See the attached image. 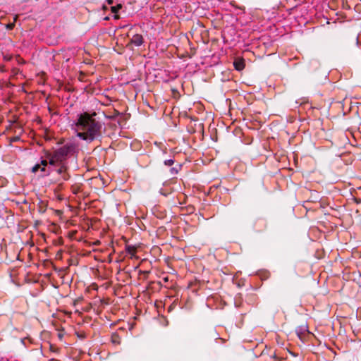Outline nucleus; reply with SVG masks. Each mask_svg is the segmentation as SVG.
Returning <instances> with one entry per match:
<instances>
[{"label":"nucleus","instance_id":"nucleus-10","mask_svg":"<svg viewBox=\"0 0 361 361\" xmlns=\"http://www.w3.org/2000/svg\"><path fill=\"white\" fill-rule=\"evenodd\" d=\"M16 60L18 64H24L25 63V60L22 59L19 55L16 56Z\"/></svg>","mask_w":361,"mask_h":361},{"label":"nucleus","instance_id":"nucleus-1","mask_svg":"<svg viewBox=\"0 0 361 361\" xmlns=\"http://www.w3.org/2000/svg\"><path fill=\"white\" fill-rule=\"evenodd\" d=\"M102 125L92 118L89 114H80L72 125V129L78 137L83 140L92 142L101 136Z\"/></svg>","mask_w":361,"mask_h":361},{"label":"nucleus","instance_id":"nucleus-17","mask_svg":"<svg viewBox=\"0 0 361 361\" xmlns=\"http://www.w3.org/2000/svg\"><path fill=\"white\" fill-rule=\"evenodd\" d=\"M73 231H69V234H68L69 238H73V235L71 233Z\"/></svg>","mask_w":361,"mask_h":361},{"label":"nucleus","instance_id":"nucleus-6","mask_svg":"<svg viewBox=\"0 0 361 361\" xmlns=\"http://www.w3.org/2000/svg\"><path fill=\"white\" fill-rule=\"evenodd\" d=\"M126 253L130 255V257H135L137 252V248L133 245H127L126 247Z\"/></svg>","mask_w":361,"mask_h":361},{"label":"nucleus","instance_id":"nucleus-20","mask_svg":"<svg viewBox=\"0 0 361 361\" xmlns=\"http://www.w3.org/2000/svg\"><path fill=\"white\" fill-rule=\"evenodd\" d=\"M104 20H109V17H106V18H104Z\"/></svg>","mask_w":361,"mask_h":361},{"label":"nucleus","instance_id":"nucleus-8","mask_svg":"<svg viewBox=\"0 0 361 361\" xmlns=\"http://www.w3.org/2000/svg\"><path fill=\"white\" fill-rule=\"evenodd\" d=\"M122 8V6L121 4H118L115 6H111V11L112 13H117L118 12V11Z\"/></svg>","mask_w":361,"mask_h":361},{"label":"nucleus","instance_id":"nucleus-18","mask_svg":"<svg viewBox=\"0 0 361 361\" xmlns=\"http://www.w3.org/2000/svg\"><path fill=\"white\" fill-rule=\"evenodd\" d=\"M113 2H114V1H113V0H107V3H108L109 4H113Z\"/></svg>","mask_w":361,"mask_h":361},{"label":"nucleus","instance_id":"nucleus-5","mask_svg":"<svg viewBox=\"0 0 361 361\" xmlns=\"http://www.w3.org/2000/svg\"><path fill=\"white\" fill-rule=\"evenodd\" d=\"M233 66L237 71H242L245 68V61L242 59H238L233 62Z\"/></svg>","mask_w":361,"mask_h":361},{"label":"nucleus","instance_id":"nucleus-16","mask_svg":"<svg viewBox=\"0 0 361 361\" xmlns=\"http://www.w3.org/2000/svg\"><path fill=\"white\" fill-rule=\"evenodd\" d=\"M18 71H19V70H18V68H13V69L12 70V72H13L14 74H16V73L18 72Z\"/></svg>","mask_w":361,"mask_h":361},{"label":"nucleus","instance_id":"nucleus-9","mask_svg":"<svg viewBox=\"0 0 361 361\" xmlns=\"http://www.w3.org/2000/svg\"><path fill=\"white\" fill-rule=\"evenodd\" d=\"M41 166H42V161L40 162V164H37L36 165H35L32 169V171L33 173H36V172L39 171Z\"/></svg>","mask_w":361,"mask_h":361},{"label":"nucleus","instance_id":"nucleus-2","mask_svg":"<svg viewBox=\"0 0 361 361\" xmlns=\"http://www.w3.org/2000/svg\"><path fill=\"white\" fill-rule=\"evenodd\" d=\"M47 158L50 165L58 168L56 170L59 173H66L68 163V145H64L52 153L48 154Z\"/></svg>","mask_w":361,"mask_h":361},{"label":"nucleus","instance_id":"nucleus-13","mask_svg":"<svg viewBox=\"0 0 361 361\" xmlns=\"http://www.w3.org/2000/svg\"><path fill=\"white\" fill-rule=\"evenodd\" d=\"M0 71L1 72H5L6 71L4 66H2L0 67Z\"/></svg>","mask_w":361,"mask_h":361},{"label":"nucleus","instance_id":"nucleus-14","mask_svg":"<svg viewBox=\"0 0 361 361\" xmlns=\"http://www.w3.org/2000/svg\"><path fill=\"white\" fill-rule=\"evenodd\" d=\"M114 18L118 20L120 18V16L117 13H115V15L114 16Z\"/></svg>","mask_w":361,"mask_h":361},{"label":"nucleus","instance_id":"nucleus-19","mask_svg":"<svg viewBox=\"0 0 361 361\" xmlns=\"http://www.w3.org/2000/svg\"><path fill=\"white\" fill-rule=\"evenodd\" d=\"M73 206L69 205V206H68L69 211H71V208H73Z\"/></svg>","mask_w":361,"mask_h":361},{"label":"nucleus","instance_id":"nucleus-11","mask_svg":"<svg viewBox=\"0 0 361 361\" xmlns=\"http://www.w3.org/2000/svg\"><path fill=\"white\" fill-rule=\"evenodd\" d=\"M173 163H174V160H173V159H167V160H165V161H164V164H165L166 166H170L173 165Z\"/></svg>","mask_w":361,"mask_h":361},{"label":"nucleus","instance_id":"nucleus-4","mask_svg":"<svg viewBox=\"0 0 361 361\" xmlns=\"http://www.w3.org/2000/svg\"><path fill=\"white\" fill-rule=\"evenodd\" d=\"M47 164H48V162H47V161L46 159H42V166L39 169V171L42 173V174H41L42 176H47L50 173L49 169L47 168Z\"/></svg>","mask_w":361,"mask_h":361},{"label":"nucleus","instance_id":"nucleus-15","mask_svg":"<svg viewBox=\"0 0 361 361\" xmlns=\"http://www.w3.org/2000/svg\"><path fill=\"white\" fill-rule=\"evenodd\" d=\"M72 151H74V148H72V147L69 145V149H68L69 154L71 153Z\"/></svg>","mask_w":361,"mask_h":361},{"label":"nucleus","instance_id":"nucleus-12","mask_svg":"<svg viewBox=\"0 0 361 361\" xmlns=\"http://www.w3.org/2000/svg\"><path fill=\"white\" fill-rule=\"evenodd\" d=\"M3 58L4 61H9L12 59L13 56L10 54H4Z\"/></svg>","mask_w":361,"mask_h":361},{"label":"nucleus","instance_id":"nucleus-3","mask_svg":"<svg viewBox=\"0 0 361 361\" xmlns=\"http://www.w3.org/2000/svg\"><path fill=\"white\" fill-rule=\"evenodd\" d=\"M130 42L136 47H140L143 44L144 39L141 35L135 34L131 38Z\"/></svg>","mask_w":361,"mask_h":361},{"label":"nucleus","instance_id":"nucleus-7","mask_svg":"<svg viewBox=\"0 0 361 361\" xmlns=\"http://www.w3.org/2000/svg\"><path fill=\"white\" fill-rule=\"evenodd\" d=\"M80 190V186L79 185H73L71 187V191L74 195H77Z\"/></svg>","mask_w":361,"mask_h":361}]
</instances>
